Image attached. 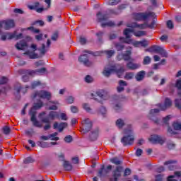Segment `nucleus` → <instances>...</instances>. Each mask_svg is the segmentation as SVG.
Segmentation results:
<instances>
[{"instance_id": "nucleus-1", "label": "nucleus", "mask_w": 181, "mask_h": 181, "mask_svg": "<svg viewBox=\"0 0 181 181\" xmlns=\"http://www.w3.org/2000/svg\"><path fill=\"white\" fill-rule=\"evenodd\" d=\"M132 18L134 21H148L149 18H154L151 24L148 23H144L143 24L138 25L136 23L127 24V28H139V29H146V28H149L150 29H153L155 25H156V14L152 11H146L144 13H134L132 14Z\"/></svg>"}, {"instance_id": "nucleus-2", "label": "nucleus", "mask_w": 181, "mask_h": 181, "mask_svg": "<svg viewBox=\"0 0 181 181\" xmlns=\"http://www.w3.org/2000/svg\"><path fill=\"white\" fill-rule=\"evenodd\" d=\"M124 136L121 139L123 146H131L135 142V136L134 135V126L131 124L127 125L124 129Z\"/></svg>"}, {"instance_id": "nucleus-3", "label": "nucleus", "mask_w": 181, "mask_h": 181, "mask_svg": "<svg viewBox=\"0 0 181 181\" xmlns=\"http://www.w3.org/2000/svg\"><path fill=\"white\" fill-rule=\"evenodd\" d=\"M132 30L129 28H127L124 31V35L126 36L125 38H123L124 43H127V45H132L134 46V47H140L141 46L142 47H146L149 43L146 40H144L143 41H135L132 39H131V37L132 36L131 33H132Z\"/></svg>"}, {"instance_id": "nucleus-4", "label": "nucleus", "mask_w": 181, "mask_h": 181, "mask_svg": "<svg viewBox=\"0 0 181 181\" xmlns=\"http://www.w3.org/2000/svg\"><path fill=\"white\" fill-rule=\"evenodd\" d=\"M42 107H43V102H42V100H38L37 103H34L29 112L31 117L30 119L33 122V125H34V127H37V128H42V127H43L42 122L37 121V119H36V110H40Z\"/></svg>"}, {"instance_id": "nucleus-5", "label": "nucleus", "mask_w": 181, "mask_h": 181, "mask_svg": "<svg viewBox=\"0 0 181 181\" xmlns=\"http://www.w3.org/2000/svg\"><path fill=\"white\" fill-rule=\"evenodd\" d=\"M90 98L103 104V102L110 100V92L107 90L100 89L95 92V94L91 93Z\"/></svg>"}, {"instance_id": "nucleus-6", "label": "nucleus", "mask_w": 181, "mask_h": 181, "mask_svg": "<svg viewBox=\"0 0 181 181\" xmlns=\"http://www.w3.org/2000/svg\"><path fill=\"white\" fill-rule=\"evenodd\" d=\"M112 15H114L112 11L110 14L106 15H103L101 12H99L97 13V18L99 22H102V26L111 28L112 26H114Z\"/></svg>"}, {"instance_id": "nucleus-7", "label": "nucleus", "mask_w": 181, "mask_h": 181, "mask_svg": "<svg viewBox=\"0 0 181 181\" xmlns=\"http://www.w3.org/2000/svg\"><path fill=\"white\" fill-rule=\"evenodd\" d=\"M159 109H153L150 110V116L153 117L154 115H156V114L159 113V111H165V110H168L169 107L172 105V100L169 98H165L164 105L158 104Z\"/></svg>"}, {"instance_id": "nucleus-8", "label": "nucleus", "mask_w": 181, "mask_h": 181, "mask_svg": "<svg viewBox=\"0 0 181 181\" xmlns=\"http://www.w3.org/2000/svg\"><path fill=\"white\" fill-rule=\"evenodd\" d=\"M49 135L45 136L42 135L40 136V141L37 142V146L40 148H52L53 145H57V142H47L45 141H49Z\"/></svg>"}, {"instance_id": "nucleus-9", "label": "nucleus", "mask_w": 181, "mask_h": 181, "mask_svg": "<svg viewBox=\"0 0 181 181\" xmlns=\"http://www.w3.org/2000/svg\"><path fill=\"white\" fill-rule=\"evenodd\" d=\"M22 37H23V34L22 33H18V31H14L13 33H6L2 34L1 39V40H11L12 39L18 40L19 39H22Z\"/></svg>"}, {"instance_id": "nucleus-10", "label": "nucleus", "mask_w": 181, "mask_h": 181, "mask_svg": "<svg viewBox=\"0 0 181 181\" xmlns=\"http://www.w3.org/2000/svg\"><path fill=\"white\" fill-rule=\"evenodd\" d=\"M34 100L37 98H43L44 100H52V93L47 90L37 91L33 95Z\"/></svg>"}, {"instance_id": "nucleus-11", "label": "nucleus", "mask_w": 181, "mask_h": 181, "mask_svg": "<svg viewBox=\"0 0 181 181\" xmlns=\"http://www.w3.org/2000/svg\"><path fill=\"white\" fill-rule=\"evenodd\" d=\"M114 73V62L110 61L104 67L102 74L104 77H110L111 74Z\"/></svg>"}, {"instance_id": "nucleus-12", "label": "nucleus", "mask_w": 181, "mask_h": 181, "mask_svg": "<svg viewBox=\"0 0 181 181\" xmlns=\"http://www.w3.org/2000/svg\"><path fill=\"white\" fill-rule=\"evenodd\" d=\"M36 50H37V45L35 43H32L29 46V49L25 52L24 54H27L30 59H39V54L35 53Z\"/></svg>"}, {"instance_id": "nucleus-13", "label": "nucleus", "mask_w": 181, "mask_h": 181, "mask_svg": "<svg viewBox=\"0 0 181 181\" xmlns=\"http://www.w3.org/2000/svg\"><path fill=\"white\" fill-rule=\"evenodd\" d=\"M33 39L32 37H26L25 40H21L20 42H17L15 45L17 50H25L28 49V42H32Z\"/></svg>"}, {"instance_id": "nucleus-14", "label": "nucleus", "mask_w": 181, "mask_h": 181, "mask_svg": "<svg viewBox=\"0 0 181 181\" xmlns=\"http://www.w3.org/2000/svg\"><path fill=\"white\" fill-rule=\"evenodd\" d=\"M110 173L114 175L112 171V165H107V168H104V165H102L100 170L98 172V176L100 177H103L104 176H110Z\"/></svg>"}, {"instance_id": "nucleus-15", "label": "nucleus", "mask_w": 181, "mask_h": 181, "mask_svg": "<svg viewBox=\"0 0 181 181\" xmlns=\"http://www.w3.org/2000/svg\"><path fill=\"white\" fill-rule=\"evenodd\" d=\"M88 54H90V52L85 51L78 58V62L87 67H90V66H92L93 64V63L88 59Z\"/></svg>"}, {"instance_id": "nucleus-16", "label": "nucleus", "mask_w": 181, "mask_h": 181, "mask_svg": "<svg viewBox=\"0 0 181 181\" xmlns=\"http://www.w3.org/2000/svg\"><path fill=\"white\" fill-rule=\"evenodd\" d=\"M148 141L151 144H159L160 145H163V144H165V141H166V139L158 134H153L150 136Z\"/></svg>"}, {"instance_id": "nucleus-17", "label": "nucleus", "mask_w": 181, "mask_h": 181, "mask_svg": "<svg viewBox=\"0 0 181 181\" xmlns=\"http://www.w3.org/2000/svg\"><path fill=\"white\" fill-rule=\"evenodd\" d=\"M45 115H46V112H42L40 113L38 117L41 119L42 122L46 124V125L44 126V130L47 131L48 129H50V120H49V118L47 117H43Z\"/></svg>"}, {"instance_id": "nucleus-18", "label": "nucleus", "mask_w": 181, "mask_h": 181, "mask_svg": "<svg viewBox=\"0 0 181 181\" xmlns=\"http://www.w3.org/2000/svg\"><path fill=\"white\" fill-rule=\"evenodd\" d=\"M150 52H154L155 53H158L162 56V57H168V52L163 49V47L153 45L151 49Z\"/></svg>"}, {"instance_id": "nucleus-19", "label": "nucleus", "mask_w": 181, "mask_h": 181, "mask_svg": "<svg viewBox=\"0 0 181 181\" xmlns=\"http://www.w3.org/2000/svg\"><path fill=\"white\" fill-rule=\"evenodd\" d=\"M93 124L91 123V120L90 119H84L82 120V128L83 133L88 132L90 129H91Z\"/></svg>"}, {"instance_id": "nucleus-20", "label": "nucleus", "mask_w": 181, "mask_h": 181, "mask_svg": "<svg viewBox=\"0 0 181 181\" xmlns=\"http://www.w3.org/2000/svg\"><path fill=\"white\" fill-rule=\"evenodd\" d=\"M48 107V110H51L52 111H57L59 110V107H60V103L59 101H49L47 104Z\"/></svg>"}, {"instance_id": "nucleus-21", "label": "nucleus", "mask_w": 181, "mask_h": 181, "mask_svg": "<svg viewBox=\"0 0 181 181\" xmlns=\"http://www.w3.org/2000/svg\"><path fill=\"white\" fill-rule=\"evenodd\" d=\"M177 163V161H176L175 160H169L164 163V165L167 166L169 170H175V169H176Z\"/></svg>"}, {"instance_id": "nucleus-22", "label": "nucleus", "mask_w": 181, "mask_h": 181, "mask_svg": "<svg viewBox=\"0 0 181 181\" xmlns=\"http://www.w3.org/2000/svg\"><path fill=\"white\" fill-rule=\"evenodd\" d=\"M117 60H122L124 59L125 62H128L129 60H131V51L128 50L126 51L124 54H119L117 57Z\"/></svg>"}, {"instance_id": "nucleus-23", "label": "nucleus", "mask_w": 181, "mask_h": 181, "mask_svg": "<svg viewBox=\"0 0 181 181\" xmlns=\"http://www.w3.org/2000/svg\"><path fill=\"white\" fill-rule=\"evenodd\" d=\"M122 173V166L117 165L115 168L114 172V181H117L118 177H121V173Z\"/></svg>"}, {"instance_id": "nucleus-24", "label": "nucleus", "mask_w": 181, "mask_h": 181, "mask_svg": "<svg viewBox=\"0 0 181 181\" xmlns=\"http://www.w3.org/2000/svg\"><path fill=\"white\" fill-rule=\"evenodd\" d=\"M115 73L119 78H122L124 77V73H125V68L124 66L115 68Z\"/></svg>"}, {"instance_id": "nucleus-25", "label": "nucleus", "mask_w": 181, "mask_h": 181, "mask_svg": "<svg viewBox=\"0 0 181 181\" xmlns=\"http://www.w3.org/2000/svg\"><path fill=\"white\" fill-rule=\"evenodd\" d=\"M67 123L66 122H62V123H57L55 122L54 124V129H58V131H59V132H62V131H63V129H64V128H67Z\"/></svg>"}, {"instance_id": "nucleus-26", "label": "nucleus", "mask_w": 181, "mask_h": 181, "mask_svg": "<svg viewBox=\"0 0 181 181\" xmlns=\"http://www.w3.org/2000/svg\"><path fill=\"white\" fill-rule=\"evenodd\" d=\"M127 67L129 70H137L141 67V64L134 63L132 62H129L127 64Z\"/></svg>"}, {"instance_id": "nucleus-27", "label": "nucleus", "mask_w": 181, "mask_h": 181, "mask_svg": "<svg viewBox=\"0 0 181 181\" xmlns=\"http://www.w3.org/2000/svg\"><path fill=\"white\" fill-rule=\"evenodd\" d=\"M107 54V57H112L114 54L113 50H105V51H99L95 53V56H103V54Z\"/></svg>"}, {"instance_id": "nucleus-28", "label": "nucleus", "mask_w": 181, "mask_h": 181, "mask_svg": "<svg viewBox=\"0 0 181 181\" xmlns=\"http://www.w3.org/2000/svg\"><path fill=\"white\" fill-rule=\"evenodd\" d=\"M98 136H100V130L98 129H95L91 132L90 139L91 141H95L98 139Z\"/></svg>"}, {"instance_id": "nucleus-29", "label": "nucleus", "mask_w": 181, "mask_h": 181, "mask_svg": "<svg viewBox=\"0 0 181 181\" xmlns=\"http://www.w3.org/2000/svg\"><path fill=\"white\" fill-rule=\"evenodd\" d=\"M28 88H29V87L22 88L20 83H17L15 86V90L18 93H23V94H25L26 91H28Z\"/></svg>"}, {"instance_id": "nucleus-30", "label": "nucleus", "mask_w": 181, "mask_h": 181, "mask_svg": "<svg viewBox=\"0 0 181 181\" xmlns=\"http://www.w3.org/2000/svg\"><path fill=\"white\" fill-rule=\"evenodd\" d=\"M145 74H146L145 71H141L138 72L135 76V78L136 81H142V80L145 78Z\"/></svg>"}, {"instance_id": "nucleus-31", "label": "nucleus", "mask_w": 181, "mask_h": 181, "mask_svg": "<svg viewBox=\"0 0 181 181\" xmlns=\"http://www.w3.org/2000/svg\"><path fill=\"white\" fill-rule=\"evenodd\" d=\"M181 177V173L179 171H177L175 173L174 175H170L168 176L167 181H177V180L175 179V177Z\"/></svg>"}, {"instance_id": "nucleus-32", "label": "nucleus", "mask_w": 181, "mask_h": 181, "mask_svg": "<svg viewBox=\"0 0 181 181\" xmlns=\"http://www.w3.org/2000/svg\"><path fill=\"white\" fill-rule=\"evenodd\" d=\"M135 77V74L134 72H126L124 76H123V78L124 80H132Z\"/></svg>"}, {"instance_id": "nucleus-33", "label": "nucleus", "mask_w": 181, "mask_h": 181, "mask_svg": "<svg viewBox=\"0 0 181 181\" xmlns=\"http://www.w3.org/2000/svg\"><path fill=\"white\" fill-rule=\"evenodd\" d=\"M82 107L86 111V112H89L90 114H94V112H93V109L90 107V104L88 103H83Z\"/></svg>"}, {"instance_id": "nucleus-34", "label": "nucleus", "mask_w": 181, "mask_h": 181, "mask_svg": "<svg viewBox=\"0 0 181 181\" xmlns=\"http://www.w3.org/2000/svg\"><path fill=\"white\" fill-rule=\"evenodd\" d=\"M131 30H132V33H131V35H132V33L134 35V36H136V37H141V36H145V35H146V32L145 31H136V32H134V29L130 28Z\"/></svg>"}, {"instance_id": "nucleus-35", "label": "nucleus", "mask_w": 181, "mask_h": 181, "mask_svg": "<svg viewBox=\"0 0 181 181\" xmlns=\"http://www.w3.org/2000/svg\"><path fill=\"white\" fill-rule=\"evenodd\" d=\"M26 30H31L33 33H39L40 32L39 29H36L32 26L26 28H21V32H26Z\"/></svg>"}, {"instance_id": "nucleus-36", "label": "nucleus", "mask_w": 181, "mask_h": 181, "mask_svg": "<svg viewBox=\"0 0 181 181\" xmlns=\"http://www.w3.org/2000/svg\"><path fill=\"white\" fill-rule=\"evenodd\" d=\"M49 117L51 119H59V112L51 111L49 114Z\"/></svg>"}, {"instance_id": "nucleus-37", "label": "nucleus", "mask_w": 181, "mask_h": 181, "mask_svg": "<svg viewBox=\"0 0 181 181\" xmlns=\"http://www.w3.org/2000/svg\"><path fill=\"white\" fill-rule=\"evenodd\" d=\"M125 125V122H124V120H122V119H118L116 121V127H117V128H122V127H124Z\"/></svg>"}, {"instance_id": "nucleus-38", "label": "nucleus", "mask_w": 181, "mask_h": 181, "mask_svg": "<svg viewBox=\"0 0 181 181\" xmlns=\"http://www.w3.org/2000/svg\"><path fill=\"white\" fill-rule=\"evenodd\" d=\"M173 127L175 131H181V122H175L173 123Z\"/></svg>"}, {"instance_id": "nucleus-39", "label": "nucleus", "mask_w": 181, "mask_h": 181, "mask_svg": "<svg viewBox=\"0 0 181 181\" xmlns=\"http://www.w3.org/2000/svg\"><path fill=\"white\" fill-rule=\"evenodd\" d=\"M114 163L115 165H121V163H122V156L115 157Z\"/></svg>"}, {"instance_id": "nucleus-40", "label": "nucleus", "mask_w": 181, "mask_h": 181, "mask_svg": "<svg viewBox=\"0 0 181 181\" xmlns=\"http://www.w3.org/2000/svg\"><path fill=\"white\" fill-rule=\"evenodd\" d=\"M64 168L66 170H71V169H73L71 164H70L69 161H64Z\"/></svg>"}, {"instance_id": "nucleus-41", "label": "nucleus", "mask_w": 181, "mask_h": 181, "mask_svg": "<svg viewBox=\"0 0 181 181\" xmlns=\"http://www.w3.org/2000/svg\"><path fill=\"white\" fill-rule=\"evenodd\" d=\"M122 109V105H121L120 102H115V111H121Z\"/></svg>"}, {"instance_id": "nucleus-42", "label": "nucleus", "mask_w": 181, "mask_h": 181, "mask_svg": "<svg viewBox=\"0 0 181 181\" xmlns=\"http://www.w3.org/2000/svg\"><path fill=\"white\" fill-rule=\"evenodd\" d=\"M50 141H59V137H57V132L49 134Z\"/></svg>"}, {"instance_id": "nucleus-43", "label": "nucleus", "mask_w": 181, "mask_h": 181, "mask_svg": "<svg viewBox=\"0 0 181 181\" xmlns=\"http://www.w3.org/2000/svg\"><path fill=\"white\" fill-rule=\"evenodd\" d=\"M98 115H105L107 114V109H105V107H101L98 112Z\"/></svg>"}, {"instance_id": "nucleus-44", "label": "nucleus", "mask_w": 181, "mask_h": 181, "mask_svg": "<svg viewBox=\"0 0 181 181\" xmlns=\"http://www.w3.org/2000/svg\"><path fill=\"white\" fill-rule=\"evenodd\" d=\"M58 119H62L63 121H67V119H68L67 115L66 113H60L59 115Z\"/></svg>"}, {"instance_id": "nucleus-45", "label": "nucleus", "mask_w": 181, "mask_h": 181, "mask_svg": "<svg viewBox=\"0 0 181 181\" xmlns=\"http://www.w3.org/2000/svg\"><path fill=\"white\" fill-rule=\"evenodd\" d=\"M151 61V59L150 57H145L143 60V64H144L145 66H146L147 64H150Z\"/></svg>"}, {"instance_id": "nucleus-46", "label": "nucleus", "mask_w": 181, "mask_h": 181, "mask_svg": "<svg viewBox=\"0 0 181 181\" xmlns=\"http://www.w3.org/2000/svg\"><path fill=\"white\" fill-rule=\"evenodd\" d=\"M67 104H73L74 103V96H68L66 99Z\"/></svg>"}, {"instance_id": "nucleus-47", "label": "nucleus", "mask_w": 181, "mask_h": 181, "mask_svg": "<svg viewBox=\"0 0 181 181\" xmlns=\"http://www.w3.org/2000/svg\"><path fill=\"white\" fill-rule=\"evenodd\" d=\"M85 81H86V83H93V82L94 81V78H92L91 76L87 75V76L85 77Z\"/></svg>"}, {"instance_id": "nucleus-48", "label": "nucleus", "mask_w": 181, "mask_h": 181, "mask_svg": "<svg viewBox=\"0 0 181 181\" xmlns=\"http://www.w3.org/2000/svg\"><path fill=\"white\" fill-rule=\"evenodd\" d=\"M71 112L73 114H77L78 112V107L77 106L72 105L70 107Z\"/></svg>"}, {"instance_id": "nucleus-49", "label": "nucleus", "mask_w": 181, "mask_h": 181, "mask_svg": "<svg viewBox=\"0 0 181 181\" xmlns=\"http://www.w3.org/2000/svg\"><path fill=\"white\" fill-rule=\"evenodd\" d=\"M73 141V136H71V135L66 136L64 138V141L66 142L67 144H70V142H71Z\"/></svg>"}, {"instance_id": "nucleus-50", "label": "nucleus", "mask_w": 181, "mask_h": 181, "mask_svg": "<svg viewBox=\"0 0 181 181\" xmlns=\"http://www.w3.org/2000/svg\"><path fill=\"white\" fill-rule=\"evenodd\" d=\"M8 83V78L5 76L0 77V84H5Z\"/></svg>"}, {"instance_id": "nucleus-51", "label": "nucleus", "mask_w": 181, "mask_h": 181, "mask_svg": "<svg viewBox=\"0 0 181 181\" xmlns=\"http://www.w3.org/2000/svg\"><path fill=\"white\" fill-rule=\"evenodd\" d=\"M119 86H120L121 87H127V86H128V83L124 80H119Z\"/></svg>"}, {"instance_id": "nucleus-52", "label": "nucleus", "mask_w": 181, "mask_h": 181, "mask_svg": "<svg viewBox=\"0 0 181 181\" xmlns=\"http://www.w3.org/2000/svg\"><path fill=\"white\" fill-rule=\"evenodd\" d=\"M3 132H4V134H5L6 135H8V134L11 132V129L8 127L6 126L3 128Z\"/></svg>"}, {"instance_id": "nucleus-53", "label": "nucleus", "mask_w": 181, "mask_h": 181, "mask_svg": "<svg viewBox=\"0 0 181 181\" xmlns=\"http://www.w3.org/2000/svg\"><path fill=\"white\" fill-rule=\"evenodd\" d=\"M167 146L168 149H175V148H176V144H175L173 142H170L168 144Z\"/></svg>"}, {"instance_id": "nucleus-54", "label": "nucleus", "mask_w": 181, "mask_h": 181, "mask_svg": "<svg viewBox=\"0 0 181 181\" xmlns=\"http://www.w3.org/2000/svg\"><path fill=\"white\" fill-rule=\"evenodd\" d=\"M78 41L81 45H85L86 42H87V40H86V37H79Z\"/></svg>"}, {"instance_id": "nucleus-55", "label": "nucleus", "mask_w": 181, "mask_h": 181, "mask_svg": "<svg viewBox=\"0 0 181 181\" xmlns=\"http://www.w3.org/2000/svg\"><path fill=\"white\" fill-rule=\"evenodd\" d=\"M167 28H168V29H173V22H172V21H167Z\"/></svg>"}, {"instance_id": "nucleus-56", "label": "nucleus", "mask_w": 181, "mask_h": 181, "mask_svg": "<svg viewBox=\"0 0 181 181\" xmlns=\"http://www.w3.org/2000/svg\"><path fill=\"white\" fill-rule=\"evenodd\" d=\"M172 117L170 115H168L165 117L163 118V122L164 124H168V122H169V119H170Z\"/></svg>"}, {"instance_id": "nucleus-57", "label": "nucleus", "mask_w": 181, "mask_h": 181, "mask_svg": "<svg viewBox=\"0 0 181 181\" xmlns=\"http://www.w3.org/2000/svg\"><path fill=\"white\" fill-rule=\"evenodd\" d=\"M41 85L42 83L40 81H35L32 83V88H36V87Z\"/></svg>"}, {"instance_id": "nucleus-58", "label": "nucleus", "mask_w": 181, "mask_h": 181, "mask_svg": "<svg viewBox=\"0 0 181 181\" xmlns=\"http://www.w3.org/2000/svg\"><path fill=\"white\" fill-rule=\"evenodd\" d=\"M33 163V158L28 157L24 160V163Z\"/></svg>"}, {"instance_id": "nucleus-59", "label": "nucleus", "mask_w": 181, "mask_h": 181, "mask_svg": "<svg viewBox=\"0 0 181 181\" xmlns=\"http://www.w3.org/2000/svg\"><path fill=\"white\" fill-rule=\"evenodd\" d=\"M163 175L161 174H159L156 176V180L155 181H163Z\"/></svg>"}, {"instance_id": "nucleus-60", "label": "nucleus", "mask_w": 181, "mask_h": 181, "mask_svg": "<svg viewBox=\"0 0 181 181\" xmlns=\"http://www.w3.org/2000/svg\"><path fill=\"white\" fill-rule=\"evenodd\" d=\"M40 52L41 54H45V53L47 52V49H46V47H45V45H42V48L40 49Z\"/></svg>"}, {"instance_id": "nucleus-61", "label": "nucleus", "mask_w": 181, "mask_h": 181, "mask_svg": "<svg viewBox=\"0 0 181 181\" xmlns=\"http://www.w3.org/2000/svg\"><path fill=\"white\" fill-rule=\"evenodd\" d=\"M37 6H39L38 2L35 3L34 5L28 6V8H29V9H36V8H37Z\"/></svg>"}, {"instance_id": "nucleus-62", "label": "nucleus", "mask_w": 181, "mask_h": 181, "mask_svg": "<svg viewBox=\"0 0 181 181\" xmlns=\"http://www.w3.org/2000/svg\"><path fill=\"white\" fill-rule=\"evenodd\" d=\"M144 151L141 148H138L136 151V156H141V155H142Z\"/></svg>"}, {"instance_id": "nucleus-63", "label": "nucleus", "mask_w": 181, "mask_h": 181, "mask_svg": "<svg viewBox=\"0 0 181 181\" xmlns=\"http://www.w3.org/2000/svg\"><path fill=\"white\" fill-rule=\"evenodd\" d=\"M71 163L74 165H77V163H78V157H73L71 159Z\"/></svg>"}, {"instance_id": "nucleus-64", "label": "nucleus", "mask_w": 181, "mask_h": 181, "mask_svg": "<svg viewBox=\"0 0 181 181\" xmlns=\"http://www.w3.org/2000/svg\"><path fill=\"white\" fill-rule=\"evenodd\" d=\"M116 49H117V50H122V49H124V45H122L121 44H117Z\"/></svg>"}]
</instances>
